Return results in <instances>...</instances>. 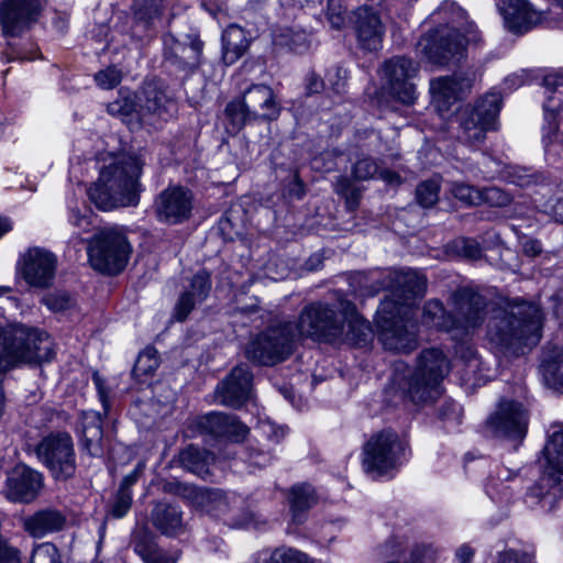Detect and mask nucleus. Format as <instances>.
Returning <instances> with one entry per match:
<instances>
[{"instance_id": "nucleus-1", "label": "nucleus", "mask_w": 563, "mask_h": 563, "mask_svg": "<svg viewBox=\"0 0 563 563\" xmlns=\"http://www.w3.org/2000/svg\"><path fill=\"white\" fill-rule=\"evenodd\" d=\"M373 278L371 294L386 289L390 292L376 312L378 336L386 350L409 353L418 346L417 322L412 302L427 289V279L416 271H386Z\"/></svg>"}, {"instance_id": "nucleus-2", "label": "nucleus", "mask_w": 563, "mask_h": 563, "mask_svg": "<svg viewBox=\"0 0 563 563\" xmlns=\"http://www.w3.org/2000/svg\"><path fill=\"white\" fill-rule=\"evenodd\" d=\"M336 309L339 312L322 302L306 306L296 325L298 335L327 342L365 345L371 336V327L357 314L354 303L340 297Z\"/></svg>"}, {"instance_id": "nucleus-3", "label": "nucleus", "mask_w": 563, "mask_h": 563, "mask_svg": "<svg viewBox=\"0 0 563 563\" xmlns=\"http://www.w3.org/2000/svg\"><path fill=\"white\" fill-rule=\"evenodd\" d=\"M143 162L135 155L115 156L100 169L98 180L88 189V197L103 211L135 207L140 202Z\"/></svg>"}, {"instance_id": "nucleus-4", "label": "nucleus", "mask_w": 563, "mask_h": 563, "mask_svg": "<svg viewBox=\"0 0 563 563\" xmlns=\"http://www.w3.org/2000/svg\"><path fill=\"white\" fill-rule=\"evenodd\" d=\"M542 320L541 309L534 303L506 302L493 310L487 323V336L503 350L534 345L541 336Z\"/></svg>"}, {"instance_id": "nucleus-5", "label": "nucleus", "mask_w": 563, "mask_h": 563, "mask_svg": "<svg viewBox=\"0 0 563 563\" xmlns=\"http://www.w3.org/2000/svg\"><path fill=\"white\" fill-rule=\"evenodd\" d=\"M547 461L543 474L526 493L525 503L530 508L553 510L563 494V424H552L543 449Z\"/></svg>"}, {"instance_id": "nucleus-6", "label": "nucleus", "mask_w": 563, "mask_h": 563, "mask_svg": "<svg viewBox=\"0 0 563 563\" xmlns=\"http://www.w3.org/2000/svg\"><path fill=\"white\" fill-rule=\"evenodd\" d=\"M449 372V360L441 350L432 347L422 351L407 386L411 400L415 404L437 400L442 394L441 383Z\"/></svg>"}, {"instance_id": "nucleus-7", "label": "nucleus", "mask_w": 563, "mask_h": 563, "mask_svg": "<svg viewBox=\"0 0 563 563\" xmlns=\"http://www.w3.org/2000/svg\"><path fill=\"white\" fill-rule=\"evenodd\" d=\"M481 42V34L474 23H467L462 35L455 27L441 26L426 34L419 42L424 57L434 65H448L460 60L466 44Z\"/></svg>"}, {"instance_id": "nucleus-8", "label": "nucleus", "mask_w": 563, "mask_h": 563, "mask_svg": "<svg viewBox=\"0 0 563 563\" xmlns=\"http://www.w3.org/2000/svg\"><path fill=\"white\" fill-rule=\"evenodd\" d=\"M295 336L291 322L271 325L250 340L245 347V356L258 365H276L291 355Z\"/></svg>"}, {"instance_id": "nucleus-9", "label": "nucleus", "mask_w": 563, "mask_h": 563, "mask_svg": "<svg viewBox=\"0 0 563 563\" xmlns=\"http://www.w3.org/2000/svg\"><path fill=\"white\" fill-rule=\"evenodd\" d=\"M501 108V96L489 92L473 106L468 104L459 114V137L470 145L482 144L488 131L497 129V118Z\"/></svg>"}, {"instance_id": "nucleus-10", "label": "nucleus", "mask_w": 563, "mask_h": 563, "mask_svg": "<svg viewBox=\"0 0 563 563\" xmlns=\"http://www.w3.org/2000/svg\"><path fill=\"white\" fill-rule=\"evenodd\" d=\"M449 303L454 321V340H467L487 318L488 299L474 288H457L452 292Z\"/></svg>"}, {"instance_id": "nucleus-11", "label": "nucleus", "mask_w": 563, "mask_h": 563, "mask_svg": "<svg viewBox=\"0 0 563 563\" xmlns=\"http://www.w3.org/2000/svg\"><path fill=\"white\" fill-rule=\"evenodd\" d=\"M192 506L233 528L247 527L254 520L253 511L244 507L240 496L217 488L199 487Z\"/></svg>"}, {"instance_id": "nucleus-12", "label": "nucleus", "mask_w": 563, "mask_h": 563, "mask_svg": "<svg viewBox=\"0 0 563 563\" xmlns=\"http://www.w3.org/2000/svg\"><path fill=\"white\" fill-rule=\"evenodd\" d=\"M131 246L126 236L118 229L110 228L93 236L88 246L91 266L107 274H118L126 265Z\"/></svg>"}, {"instance_id": "nucleus-13", "label": "nucleus", "mask_w": 563, "mask_h": 563, "mask_svg": "<svg viewBox=\"0 0 563 563\" xmlns=\"http://www.w3.org/2000/svg\"><path fill=\"white\" fill-rule=\"evenodd\" d=\"M405 451L398 434L383 430L371 437L363 450V467L366 473L384 475L397 467Z\"/></svg>"}, {"instance_id": "nucleus-14", "label": "nucleus", "mask_w": 563, "mask_h": 563, "mask_svg": "<svg viewBox=\"0 0 563 563\" xmlns=\"http://www.w3.org/2000/svg\"><path fill=\"white\" fill-rule=\"evenodd\" d=\"M36 454L56 479H67L76 472L74 443L69 434L45 437L36 448Z\"/></svg>"}, {"instance_id": "nucleus-15", "label": "nucleus", "mask_w": 563, "mask_h": 563, "mask_svg": "<svg viewBox=\"0 0 563 563\" xmlns=\"http://www.w3.org/2000/svg\"><path fill=\"white\" fill-rule=\"evenodd\" d=\"M528 424L529 415L522 404L501 399L495 412L487 418L485 427L495 437L521 441L527 434Z\"/></svg>"}, {"instance_id": "nucleus-16", "label": "nucleus", "mask_w": 563, "mask_h": 563, "mask_svg": "<svg viewBox=\"0 0 563 563\" xmlns=\"http://www.w3.org/2000/svg\"><path fill=\"white\" fill-rule=\"evenodd\" d=\"M418 73L419 65L406 56H394L382 66V76L388 92L405 104H411L416 100V85L412 79Z\"/></svg>"}, {"instance_id": "nucleus-17", "label": "nucleus", "mask_w": 563, "mask_h": 563, "mask_svg": "<svg viewBox=\"0 0 563 563\" xmlns=\"http://www.w3.org/2000/svg\"><path fill=\"white\" fill-rule=\"evenodd\" d=\"M175 111V102L156 82H146L137 95L136 118L140 125L156 126L168 121Z\"/></svg>"}, {"instance_id": "nucleus-18", "label": "nucleus", "mask_w": 563, "mask_h": 563, "mask_svg": "<svg viewBox=\"0 0 563 563\" xmlns=\"http://www.w3.org/2000/svg\"><path fill=\"white\" fill-rule=\"evenodd\" d=\"M164 63L183 73H192L201 63L203 43L195 35L186 34L177 38L173 34H165Z\"/></svg>"}, {"instance_id": "nucleus-19", "label": "nucleus", "mask_w": 563, "mask_h": 563, "mask_svg": "<svg viewBox=\"0 0 563 563\" xmlns=\"http://www.w3.org/2000/svg\"><path fill=\"white\" fill-rule=\"evenodd\" d=\"M18 268L30 286L47 288L55 278L57 257L45 249L30 247L21 255Z\"/></svg>"}, {"instance_id": "nucleus-20", "label": "nucleus", "mask_w": 563, "mask_h": 563, "mask_svg": "<svg viewBox=\"0 0 563 563\" xmlns=\"http://www.w3.org/2000/svg\"><path fill=\"white\" fill-rule=\"evenodd\" d=\"M45 0H4L0 4V23L5 35L16 36L35 23Z\"/></svg>"}, {"instance_id": "nucleus-21", "label": "nucleus", "mask_w": 563, "mask_h": 563, "mask_svg": "<svg viewBox=\"0 0 563 563\" xmlns=\"http://www.w3.org/2000/svg\"><path fill=\"white\" fill-rule=\"evenodd\" d=\"M194 208L191 191L181 186H170L164 189L154 203L158 221L167 224H178L188 220Z\"/></svg>"}, {"instance_id": "nucleus-22", "label": "nucleus", "mask_w": 563, "mask_h": 563, "mask_svg": "<svg viewBox=\"0 0 563 563\" xmlns=\"http://www.w3.org/2000/svg\"><path fill=\"white\" fill-rule=\"evenodd\" d=\"M353 26L361 48L377 51L382 46L385 25L380 18L379 5L363 4L353 13Z\"/></svg>"}, {"instance_id": "nucleus-23", "label": "nucleus", "mask_w": 563, "mask_h": 563, "mask_svg": "<svg viewBox=\"0 0 563 563\" xmlns=\"http://www.w3.org/2000/svg\"><path fill=\"white\" fill-rule=\"evenodd\" d=\"M252 388L253 374L246 364H240L219 383L216 393L222 405L239 408L251 398Z\"/></svg>"}, {"instance_id": "nucleus-24", "label": "nucleus", "mask_w": 563, "mask_h": 563, "mask_svg": "<svg viewBox=\"0 0 563 563\" xmlns=\"http://www.w3.org/2000/svg\"><path fill=\"white\" fill-rule=\"evenodd\" d=\"M43 487L42 474L26 465L15 466L7 477L5 495L12 501L31 503Z\"/></svg>"}, {"instance_id": "nucleus-25", "label": "nucleus", "mask_w": 563, "mask_h": 563, "mask_svg": "<svg viewBox=\"0 0 563 563\" xmlns=\"http://www.w3.org/2000/svg\"><path fill=\"white\" fill-rule=\"evenodd\" d=\"M198 424L205 432L233 442L244 441L250 431L235 416L222 412L208 413L198 420Z\"/></svg>"}, {"instance_id": "nucleus-26", "label": "nucleus", "mask_w": 563, "mask_h": 563, "mask_svg": "<svg viewBox=\"0 0 563 563\" xmlns=\"http://www.w3.org/2000/svg\"><path fill=\"white\" fill-rule=\"evenodd\" d=\"M67 522L66 515L53 507L34 511L22 519L24 531L32 538L42 539L48 534L60 532Z\"/></svg>"}, {"instance_id": "nucleus-27", "label": "nucleus", "mask_w": 563, "mask_h": 563, "mask_svg": "<svg viewBox=\"0 0 563 563\" xmlns=\"http://www.w3.org/2000/svg\"><path fill=\"white\" fill-rule=\"evenodd\" d=\"M244 106L253 119L274 120L280 107L273 89L266 85H253L243 95Z\"/></svg>"}, {"instance_id": "nucleus-28", "label": "nucleus", "mask_w": 563, "mask_h": 563, "mask_svg": "<svg viewBox=\"0 0 563 563\" xmlns=\"http://www.w3.org/2000/svg\"><path fill=\"white\" fill-rule=\"evenodd\" d=\"M211 276L201 269L190 279L188 288L180 295L175 305V318L184 321L197 305L202 303L211 290Z\"/></svg>"}, {"instance_id": "nucleus-29", "label": "nucleus", "mask_w": 563, "mask_h": 563, "mask_svg": "<svg viewBox=\"0 0 563 563\" xmlns=\"http://www.w3.org/2000/svg\"><path fill=\"white\" fill-rule=\"evenodd\" d=\"M497 7L509 29L517 33L527 32L541 20V14L527 0H498Z\"/></svg>"}, {"instance_id": "nucleus-30", "label": "nucleus", "mask_w": 563, "mask_h": 563, "mask_svg": "<svg viewBox=\"0 0 563 563\" xmlns=\"http://www.w3.org/2000/svg\"><path fill=\"white\" fill-rule=\"evenodd\" d=\"M545 88V102L543 104L547 125L543 126V142L551 144L556 137L559 130L558 117L563 109V90H558L559 80L555 76L549 75L543 79Z\"/></svg>"}, {"instance_id": "nucleus-31", "label": "nucleus", "mask_w": 563, "mask_h": 563, "mask_svg": "<svg viewBox=\"0 0 563 563\" xmlns=\"http://www.w3.org/2000/svg\"><path fill=\"white\" fill-rule=\"evenodd\" d=\"M471 88V80L456 77H439L430 81L432 100L439 111H448Z\"/></svg>"}, {"instance_id": "nucleus-32", "label": "nucleus", "mask_w": 563, "mask_h": 563, "mask_svg": "<svg viewBox=\"0 0 563 563\" xmlns=\"http://www.w3.org/2000/svg\"><path fill=\"white\" fill-rule=\"evenodd\" d=\"M538 372L548 388L563 393V350L547 345L540 355Z\"/></svg>"}, {"instance_id": "nucleus-33", "label": "nucleus", "mask_w": 563, "mask_h": 563, "mask_svg": "<svg viewBox=\"0 0 563 563\" xmlns=\"http://www.w3.org/2000/svg\"><path fill=\"white\" fill-rule=\"evenodd\" d=\"M292 521L301 523L306 519L307 511L318 503L314 488L307 484L294 485L288 493Z\"/></svg>"}, {"instance_id": "nucleus-34", "label": "nucleus", "mask_w": 563, "mask_h": 563, "mask_svg": "<svg viewBox=\"0 0 563 563\" xmlns=\"http://www.w3.org/2000/svg\"><path fill=\"white\" fill-rule=\"evenodd\" d=\"M102 418L99 412L85 411L81 415V434L84 450L91 456L101 453L100 443L102 440Z\"/></svg>"}, {"instance_id": "nucleus-35", "label": "nucleus", "mask_w": 563, "mask_h": 563, "mask_svg": "<svg viewBox=\"0 0 563 563\" xmlns=\"http://www.w3.org/2000/svg\"><path fill=\"white\" fill-rule=\"evenodd\" d=\"M178 507L157 504L151 515L152 522L163 534L175 536L183 530V517Z\"/></svg>"}, {"instance_id": "nucleus-36", "label": "nucleus", "mask_w": 563, "mask_h": 563, "mask_svg": "<svg viewBox=\"0 0 563 563\" xmlns=\"http://www.w3.org/2000/svg\"><path fill=\"white\" fill-rule=\"evenodd\" d=\"M273 44L295 54H303L309 49V40L303 31H295L287 26H277L272 33Z\"/></svg>"}, {"instance_id": "nucleus-37", "label": "nucleus", "mask_w": 563, "mask_h": 563, "mask_svg": "<svg viewBox=\"0 0 563 563\" xmlns=\"http://www.w3.org/2000/svg\"><path fill=\"white\" fill-rule=\"evenodd\" d=\"M135 553L145 563H177L180 552L168 553L164 551L151 537L144 536L134 544Z\"/></svg>"}, {"instance_id": "nucleus-38", "label": "nucleus", "mask_w": 563, "mask_h": 563, "mask_svg": "<svg viewBox=\"0 0 563 563\" xmlns=\"http://www.w3.org/2000/svg\"><path fill=\"white\" fill-rule=\"evenodd\" d=\"M422 320L429 327L450 333L454 340L452 310L448 312L441 301L435 299L427 301L423 307Z\"/></svg>"}, {"instance_id": "nucleus-39", "label": "nucleus", "mask_w": 563, "mask_h": 563, "mask_svg": "<svg viewBox=\"0 0 563 563\" xmlns=\"http://www.w3.org/2000/svg\"><path fill=\"white\" fill-rule=\"evenodd\" d=\"M223 60L225 64L235 63L249 48V41L241 27L230 26L222 35Z\"/></svg>"}, {"instance_id": "nucleus-40", "label": "nucleus", "mask_w": 563, "mask_h": 563, "mask_svg": "<svg viewBox=\"0 0 563 563\" xmlns=\"http://www.w3.org/2000/svg\"><path fill=\"white\" fill-rule=\"evenodd\" d=\"M163 0H144L134 11L133 33L151 30L156 20L161 18Z\"/></svg>"}, {"instance_id": "nucleus-41", "label": "nucleus", "mask_w": 563, "mask_h": 563, "mask_svg": "<svg viewBox=\"0 0 563 563\" xmlns=\"http://www.w3.org/2000/svg\"><path fill=\"white\" fill-rule=\"evenodd\" d=\"M209 453L189 445L179 453V463L187 471L205 478L209 475L208 470Z\"/></svg>"}, {"instance_id": "nucleus-42", "label": "nucleus", "mask_w": 563, "mask_h": 563, "mask_svg": "<svg viewBox=\"0 0 563 563\" xmlns=\"http://www.w3.org/2000/svg\"><path fill=\"white\" fill-rule=\"evenodd\" d=\"M107 110L111 115L122 118L131 129L140 126L137 120L133 121V117H136L137 99L135 100L131 96H120L117 100L108 103Z\"/></svg>"}, {"instance_id": "nucleus-43", "label": "nucleus", "mask_w": 563, "mask_h": 563, "mask_svg": "<svg viewBox=\"0 0 563 563\" xmlns=\"http://www.w3.org/2000/svg\"><path fill=\"white\" fill-rule=\"evenodd\" d=\"M159 365L157 351L153 347L144 349L137 356L132 375L141 380L145 376H151Z\"/></svg>"}, {"instance_id": "nucleus-44", "label": "nucleus", "mask_w": 563, "mask_h": 563, "mask_svg": "<svg viewBox=\"0 0 563 563\" xmlns=\"http://www.w3.org/2000/svg\"><path fill=\"white\" fill-rule=\"evenodd\" d=\"M433 15H438L440 19L445 20V26L455 27L459 32L460 29H463V32L465 33V26L468 23L467 21L464 23L466 20V13L455 2L444 1Z\"/></svg>"}, {"instance_id": "nucleus-45", "label": "nucleus", "mask_w": 563, "mask_h": 563, "mask_svg": "<svg viewBox=\"0 0 563 563\" xmlns=\"http://www.w3.org/2000/svg\"><path fill=\"white\" fill-rule=\"evenodd\" d=\"M440 179L431 178L421 181L416 189V199L423 208L433 207L439 200Z\"/></svg>"}, {"instance_id": "nucleus-46", "label": "nucleus", "mask_w": 563, "mask_h": 563, "mask_svg": "<svg viewBox=\"0 0 563 563\" xmlns=\"http://www.w3.org/2000/svg\"><path fill=\"white\" fill-rule=\"evenodd\" d=\"M450 191L457 200L466 206L481 205V188H475L465 183L453 181Z\"/></svg>"}, {"instance_id": "nucleus-47", "label": "nucleus", "mask_w": 563, "mask_h": 563, "mask_svg": "<svg viewBox=\"0 0 563 563\" xmlns=\"http://www.w3.org/2000/svg\"><path fill=\"white\" fill-rule=\"evenodd\" d=\"M512 201V197L507 191L498 187L481 188V205L485 203L494 208H503Z\"/></svg>"}, {"instance_id": "nucleus-48", "label": "nucleus", "mask_w": 563, "mask_h": 563, "mask_svg": "<svg viewBox=\"0 0 563 563\" xmlns=\"http://www.w3.org/2000/svg\"><path fill=\"white\" fill-rule=\"evenodd\" d=\"M31 563H62V556L54 543L43 542L33 549Z\"/></svg>"}, {"instance_id": "nucleus-49", "label": "nucleus", "mask_w": 563, "mask_h": 563, "mask_svg": "<svg viewBox=\"0 0 563 563\" xmlns=\"http://www.w3.org/2000/svg\"><path fill=\"white\" fill-rule=\"evenodd\" d=\"M225 114L232 125L238 130H240L246 122L254 120L244 106L243 99L229 102L225 107Z\"/></svg>"}, {"instance_id": "nucleus-50", "label": "nucleus", "mask_w": 563, "mask_h": 563, "mask_svg": "<svg viewBox=\"0 0 563 563\" xmlns=\"http://www.w3.org/2000/svg\"><path fill=\"white\" fill-rule=\"evenodd\" d=\"M378 172L379 166L377 162L369 156H364L357 159L352 167V176L355 180L373 179Z\"/></svg>"}, {"instance_id": "nucleus-51", "label": "nucleus", "mask_w": 563, "mask_h": 563, "mask_svg": "<svg viewBox=\"0 0 563 563\" xmlns=\"http://www.w3.org/2000/svg\"><path fill=\"white\" fill-rule=\"evenodd\" d=\"M123 78L122 70L117 66H108L95 74V81L101 89L115 88Z\"/></svg>"}, {"instance_id": "nucleus-52", "label": "nucleus", "mask_w": 563, "mask_h": 563, "mask_svg": "<svg viewBox=\"0 0 563 563\" xmlns=\"http://www.w3.org/2000/svg\"><path fill=\"white\" fill-rule=\"evenodd\" d=\"M199 487L177 481H167L163 484V492L173 494L188 500L191 505L195 503Z\"/></svg>"}, {"instance_id": "nucleus-53", "label": "nucleus", "mask_w": 563, "mask_h": 563, "mask_svg": "<svg viewBox=\"0 0 563 563\" xmlns=\"http://www.w3.org/2000/svg\"><path fill=\"white\" fill-rule=\"evenodd\" d=\"M266 563H311L308 556L295 549H276Z\"/></svg>"}, {"instance_id": "nucleus-54", "label": "nucleus", "mask_w": 563, "mask_h": 563, "mask_svg": "<svg viewBox=\"0 0 563 563\" xmlns=\"http://www.w3.org/2000/svg\"><path fill=\"white\" fill-rule=\"evenodd\" d=\"M439 550L432 543L416 544L407 563H435Z\"/></svg>"}, {"instance_id": "nucleus-55", "label": "nucleus", "mask_w": 563, "mask_h": 563, "mask_svg": "<svg viewBox=\"0 0 563 563\" xmlns=\"http://www.w3.org/2000/svg\"><path fill=\"white\" fill-rule=\"evenodd\" d=\"M453 247L459 255L470 260H477L482 256V247L474 239H456L453 242Z\"/></svg>"}, {"instance_id": "nucleus-56", "label": "nucleus", "mask_w": 563, "mask_h": 563, "mask_svg": "<svg viewBox=\"0 0 563 563\" xmlns=\"http://www.w3.org/2000/svg\"><path fill=\"white\" fill-rule=\"evenodd\" d=\"M42 302L52 311L59 312L69 309L73 306V298L65 291H56L46 295Z\"/></svg>"}, {"instance_id": "nucleus-57", "label": "nucleus", "mask_w": 563, "mask_h": 563, "mask_svg": "<svg viewBox=\"0 0 563 563\" xmlns=\"http://www.w3.org/2000/svg\"><path fill=\"white\" fill-rule=\"evenodd\" d=\"M327 20L333 29H341L345 23V9L341 0H329L325 11Z\"/></svg>"}, {"instance_id": "nucleus-58", "label": "nucleus", "mask_w": 563, "mask_h": 563, "mask_svg": "<svg viewBox=\"0 0 563 563\" xmlns=\"http://www.w3.org/2000/svg\"><path fill=\"white\" fill-rule=\"evenodd\" d=\"M132 506V494L124 490H118L114 501L110 508L109 515L113 518L124 517Z\"/></svg>"}, {"instance_id": "nucleus-59", "label": "nucleus", "mask_w": 563, "mask_h": 563, "mask_svg": "<svg viewBox=\"0 0 563 563\" xmlns=\"http://www.w3.org/2000/svg\"><path fill=\"white\" fill-rule=\"evenodd\" d=\"M347 73L344 68L336 66L328 71L327 80L334 95L341 96L345 92Z\"/></svg>"}, {"instance_id": "nucleus-60", "label": "nucleus", "mask_w": 563, "mask_h": 563, "mask_svg": "<svg viewBox=\"0 0 563 563\" xmlns=\"http://www.w3.org/2000/svg\"><path fill=\"white\" fill-rule=\"evenodd\" d=\"M455 353L462 361L465 362V365L468 368H471L472 371L478 368L479 361L477 358L476 351L471 344L466 342H461V344L456 346Z\"/></svg>"}, {"instance_id": "nucleus-61", "label": "nucleus", "mask_w": 563, "mask_h": 563, "mask_svg": "<svg viewBox=\"0 0 563 563\" xmlns=\"http://www.w3.org/2000/svg\"><path fill=\"white\" fill-rule=\"evenodd\" d=\"M497 563H534L533 556L527 552L507 550L499 554Z\"/></svg>"}, {"instance_id": "nucleus-62", "label": "nucleus", "mask_w": 563, "mask_h": 563, "mask_svg": "<svg viewBox=\"0 0 563 563\" xmlns=\"http://www.w3.org/2000/svg\"><path fill=\"white\" fill-rule=\"evenodd\" d=\"M92 380L96 386L99 399L102 404L103 411H104V413H107L110 409L109 390L106 387L104 380L101 378V376L99 374L95 373L92 375Z\"/></svg>"}, {"instance_id": "nucleus-63", "label": "nucleus", "mask_w": 563, "mask_h": 563, "mask_svg": "<svg viewBox=\"0 0 563 563\" xmlns=\"http://www.w3.org/2000/svg\"><path fill=\"white\" fill-rule=\"evenodd\" d=\"M325 87L324 80L314 71H310L306 77V90L308 95L319 93Z\"/></svg>"}, {"instance_id": "nucleus-64", "label": "nucleus", "mask_w": 563, "mask_h": 563, "mask_svg": "<svg viewBox=\"0 0 563 563\" xmlns=\"http://www.w3.org/2000/svg\"><path fill=\"white\" fill-rule=\"evenodd\" d=\"M0 563H20L19 552L0 538Z\"/></svg>"}]
</instances>
